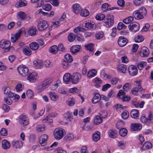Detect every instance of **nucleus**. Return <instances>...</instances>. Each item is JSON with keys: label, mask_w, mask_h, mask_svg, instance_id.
Returning a JSON list of instances; mask_svg holds the SVG:
<instances>
[{"label": "nucleus", "mask_w": 153, "mask_h": 153, "mask_svg": "<svg viewBox=\"0 0 153 153\" xmlns=\"http://www.w3.org/2000/svg\"><path fill=\"white\" fill-rule=\"evenodd\" d=\"M65 134V130L60 128L55 129L54 131L55 138L57 140H60L62 139Z\"/></svg>", "instance_id": "1"}, {"label": "nucleus", "mask_w": 153, "mask_h": 153, "mask_svg": "<svg viewBox=\"0 0 153 153\" xmlns=\"http://www.w3.org/2000/svg\"><path fill=\"white\" fill-rule=\"evenodd\" d=\"M114 17L113 15H107L106 16V19H105L103 22V25L107 27H110L114 23Z\"/></svg>", "instance_id": "2"}, {"label": "nucleus", "mask_w": 153, "mask_h": 153, "mask_svg": "<svg viewBox=\"0 0 153 153\" xmlns=\"http://www.w3.org/2000/svg\"><path fill=\"white\" fill-rule=\"evenodd\" d=\"M19 120L20 124L24 126H27L29 123V119L27 116L24 114L19 116Z\"/></svg>", "instance_id": "3"}, {"label": "nucleus", "mask_w": 153, "mask_h": 153, "mask_svg": "<svg viewBox=\"0 0 153 153\" xmlns=\"http://www.w3.org/2000/svg\"><path fill=\"white\" fill-rule=\"evenodd\" d=\"M48 25L46 21L39 20L38 22L37 27L39 31H42L46 29Z\"/></svg>", "instance_id": "4"}, {"label": "nucleus", "mask_w": 153, "mask_h": 153, "mask_svg": "<svg viewBox=\"0 0 153 153\" xmlns=\"http://www.w3.org/2000/svg\"><path fill=\"white\" fill-rule=\"evenodd\" d=\"M17 69L19 73L22 76H26L28 74V68L25 65H20L18 67Z\"/></svg>", "instance_id": "5"}, {"label": "nucleus", "mask_w": 153, "mask_h": 153, "mask_svg": "<svg viewBox=\"0 0 153 153\" xmlns=\"http://www.w3.org/2000/svg\"><path fill=\"white\" fill-rule=\"evenodd\" d=\"M136 83L137 84L135 85L136 87L133 88L131 91L132 93L133 94H136L138 91L140 92H143L144 91V90L140 84V83L138 81L136 82Z\"/></svg>", "instance_id": "6"}, {"label": "nucleus", "mask_w": 153, "mask_h": 153, "mask_svg": "<svg viewBox=\"0 0 153 153\" xmlns=\"http://www.w3.org/2000/svg\"><path fill=\"white\" fill-rule=\"evenodd\" d=\"M81 75L78 73H75L73 74L71 77V80L73 84H76L79 82L81 78Z\"/></svg>", "instance_id": "7"}, {"label": "nucleus", "mask_w": 153, "mask_h": 153, "mask_svg": "<svg viewBox=\"0 0 153 153\" xmlns=\"http://www.w3.org/2000/svg\"><path fill=\"white\" fill-rule=\"evenodd\" d=\"M128 27L130 30L136 32L139 30L140 29L139 24L137 22H134L128 25Z\"/></svg>", "instance_id": "8"}, {"label": "nucleus", "mask_w": 153, "mask_h": 153, "mask_svg": "<svg viewBox=\"0 0 153 153\" xmlns=\"http://www.w3.org/2000/svg\"><path fill=\"white\" fill-rule=\"evenodd\" d=\"M128 71L129 74L132 76H135L138 73L137 68L134 65H131L128 67Z\"/></svg>", "instance_id": "9"}, {"label": "nucleus", "mask_w": 153, "mask_h": 153, "mask_svg": "<svg viewBox=\"0 0 153 153\" xmlns=\"http://www.w3.org/2000/svg\"><path fill=\"white\" fill-rule=\"evenodd\" d=\"M149 51L148 48L145 47H143L140 52V56L142 57H147L149 55Z\"/></svg>", "instance_id": "10"}, {"label": "nucleus", "mask_w": 153, "mask_h": 153, "mask_svg": "<svg viewBox=\"0 0 153 153\" xmlns=\"http://www.w3.org/2000/svg\"><path fill=\"white\" fill-rule=\"evenodd\" d=\"M10 45V41L2 40L0 42V47L1 48L7 49Z\"/></svg>", "instance_id": "11"}, {"label": "nucleus", "mask_w": 153, "mask_h": 153, "mask_svg": "<svg viewBox=\"0 0 153 153\" xmlns=\"http://www.w3.org/2000/svg\"><path fill=\"white\" fill-rule=\"evenodd\" d=\"M84 26L87 28L88 29L91 30L94 29L96 27V25L94 22L88 21L85 23Z\"/></svg>", "instance_id": "12"}, {"label": "nucleus", "mask_w": 153, "mask_h": 153, "mask_svg": "<svg viewBox=\"0 0 153 153\" xmlns=\"http://www.w3.org/2000/svg\"><path fill=\"white\" fill-rule=\"evenodd\" d=\"M128 42V40L123 36L120 37L118 41L119 45L121 47L124 46Z\"/></svg>", "instance_id": "13"}, {"label": "nucleus", "mask_w": 153, "mask_h": 153, "mask_svg": "<svg viewBox=\"0 0 153 153\" xmlns=\"http://www.w3.org/2000/svg\"><path fill=\"white\" fill-rule=\"evenodd\" d=\"M22 32L21 30H19L15 34L12 35L11 37V41L14 42H15L20 37Z\"/></svg>", "instance_id": "14"}, {"label": "nucleus", "mask_w": 153, "mask_h": 153, "mask_svg": "<svg viewBox=\"0 0 153 153\" xmlns=\"http://www.w3.org/2000/svg\"><path fill=\"white\" fill-rule=\"evenodd\" d=\"M73 11L76 14H78L81 10V8L79 4H76L72 5Z\"/></svg>", "instance_id": "15"}, {"label": "nucleus", "mask_w": 153, "mask_h": 153, "mask_svg": "<svg viewBox=\"0 0 153 153\" xmlns=\"http://www.w3.org/2000/svg\"><path fill=\"white\" fill-rule=\"evenodd\" d=\"M37 74L36 73L33 72L30 74L27 77V79L30 82H34L36 79L37 77Z\"/></svg>", "instance_id": "16"}, {"label": "nucleus", "mask_w": 153, "mask_h": 153, "mask_svg": "<svg viewBox=\"0 0 153 153\" xmlns=\"http://www.w3.org/2000/svg\"><path fill=\"white\" fill-rule=\"evenodd\" d=\"M38 33V31L36 27H32L30 28L27 31L28 34L31 36H36Z\"/></svg>", "instance_id": "17"}, {"label": "nucleus", "mask_w": 153, "mask_h": 153, "mask_svg": "<svg viewBox=\"0 0 153 153\" xmlns=\"http://www.w3.org/2000/svg\"><path fill=\"white\" fill-rule=\"evenodd\" d=\"M131 127L132 131H139L142 128L141 125L139 123L131 124Z\"/></svg>", "instance_id": "18"}, {"label": "nucleus", "mask_w": 153, "mask_h": 153, "mask_svg": "<svg viewBox=\"0 0 153 153\" xmlns=\"http://www.w3.org/2000/svg\"><path fill=\"white\" fill-rule=\"evenodd\" d=\"M12 144V146L16 149L20 148L23 146L22 141L20 140L13 141Z\"/></svg>", "instance_id": "19"}, {"label": "nucleus", "mask_w": 153, "mask_h": 153, "mask_svg": "<svg viewBox=\"0 0 153 153\" xmlns=\"http://www.w3.org/2000/svg\"><path fill=\"white\" fill-rule=\"evenodd\" d=\"M34 68H36L41 69L42 68L43 64L42 61L39 59L34 61L33 62Z\"/></svg>", "instance_id": "20"}, {"label": "nucleus", "mask_w": 153, "mask_h": 153, "mask_svg": "<svg viewBox=\"0 0 153 153\" xmlns=\"http://www.w3.org/2000/svg\"><path fill=\"white\" fill-rule=\"evenodd\" d=\"M100 133L99 131H96L95 133L93 134V140L94 142H97L100 138Z\"/></svg>", "instance_id": "21"}, {"label": "nucleus", "mask_w": 153, "mask_h": 153, "mask_svg": "<svg viewBox=\"0 0 153 153\" xmlns=\"http://www.w3.org/2000/svg\"><path fill=\"white\" fill-rule=\"evenodd\" d=\"M44 0H30V2L32 3H36L35 8L41 7L44 3Z\"/></svg>", "instance_id": "22"}, {"label": "nucleus", "mask_w": 153, "mask_h": 153, "mask_svg": "<svg viewBox=\"0 0 153 153\" xmlns=\"http://www.w3.org/2000/svg\"><path fill=\"white\" fill-rule=\"evenodd\" d=\"M101 100V96L98 93L94 94V97L92 100V102L93 103H96L100 101Z\"/></svg>", "instance_id": "23"}, {"label": "nucleus", "mask_w": 153, "mask_h": 153, "mask_svg": "<svg viewBox=\"0 0 153 153\" xmlns=\"http://www.w3.org/2000/svg\"><path fill=\"white\" fill-rule=\"evenodd\" d=\"M126 68V66L125 65L121 64L118 66L117 71L119 72L124 74L125 73Z\"/></svg>", "instance_id": "24"}, {"label": "nucleus", "mask_w": 153, "mask_h": 153, "mask_svg": "<svg viewBox=\"0 0 153 153\" xmlns=\"http://www.w3.org/2000/svg\"><path fill=\"white\" fill-rule=\"evenodd\" d=\"M49 97L53 101H56L58 99V96L53 91L50 92L48 93Z\"/></svg>", "instance_id": "25"}, {"label": "nucleus", "mask_w": 153, "mask_h": 153, "mask_svg": "<svg viewBox=\"0 0 153 153\" xmlns=\"http://www.w3.org/2000/svg\"><path fill=\"white\" fill-rule=\"evenodd\" d=\"M133 16L135 19H141L143 18V16L138 10H135L133 12Z\"/></svg>", "instance_id": "26"}, {"label": "nucleus", "mask_w": 153, "mask_h": 153, "mask_svg": "<svg viewBox=\"0 0 153 153\" xmlns=\"http://www.w3.org/2000/svg\"><path fill=\"white\" fill-rule=\"evenodd\" d=\"M131 117L135 119H138L139 116V112L138 110L134 109L132 110L130 113Z\"/></svg>", "instance_id": "27"}, {"label": "nucleus", "mask_w": 153, "mask_h": 153, "mask_svg": "<svg viewBox=\"0 0 153 153\" xmlns=\"http://www.w3.org/2000/svg\"><path fill=\"white\" fill-rule=\"evenodd\" d=\"M108 7L109 4L108 3H105L102 4V10L105 11V10H110L115 9H119L118 8L115 7L108 8Z\"/></svg>", "instance_id": "28"}, {"label": "nucleus", "mask_w": 153, "mask_h": 153, "mask_svg": "<svg viewBox=\"0 0 153 153\" xmlns=\"http://www.w3.org/2000/svg\"><path fill=\"white\" fill-rule=\"evenodd\" d=\"M27 5V1L25 0H20L16 4V6L18 7L25 6Z\"/></svg>", "instance_id": "29"}, {"label": "nucleus", "mask_w": 153, "mask_h": 153, "mask_svg": "<svg viewBox=\"0 0 153 153\" xmlns=\"http://www.w3.org/2000/svg\"><path fill=\"white\" fill-rule=\"evenodd\" d=\"M80 46L78 45H75L71 48V51L73 54H74L78 52L80 49Z\"/></svg>", "instance_id": "30"}, {"label": "nucleus", "mask_w": 153, "mask_h": 153, "mask_svg": "<svg viewBox=\"0 0 153 153\" xmlns=\"http://www.w3.org/2000/svg\"><path fill=\"white\" fill-rule=\"evenodd\" d=\"M23 53L27 56H30L31 55L32 52L29 48L26 46L23 47L22 49Z\"/></svg>", "instance_id": "31"}, {"label": "nucleus", "mask_w": 153, "mask_h": 153, "mask_svg": "<svg viewBox=\"0 0 153 153\" xmlns=\"http://www.w3.org/2000/svg\"><path fill=\"white\" fill-rule=\"evenodd\" d=\"M4 93V94L7 95L10 98L14 97L15 94L14 93L11 92L9 89V88L8 87H6L5 88Z\"/></svg>", "instance_id": "32"}, {"label": "nucleus", "mask_w": 153, "mask_h": 153, "mask_svg": "<svg viewBox=\"0 0 153 153\" xmlns=\"http://www.w3.org/2000/svg\"><path fill=\"white\" fill-rule=\"evenodd\" d=\"M63 80L66 84L69 83L71 81V75L69 73H66L63 77Z\"/></svg>", "instance_id": "33"}, {"label": "nucleus", "mask_w": 153, "mask_h": 153, "mask_svg": "<svg viewBox=\"0 0 153 153\" xmlns=\"http://www.w3.org/2000/svg\"><path fill=\"white\" fill-rule=\"evenodd\" d=\"M2 147L4 149H9L10 146V142L6 140H4L2 141Z\"/></svg>", "instance_id": "34"}, {"label": "nucleus", "mask_w": 153, "mask_h": 153, "mask_svg": "<svg viewBox=\"0 0 153 153\" xmlns=\"http://www.w3.org/2000/svg\"><path fill=\"white\" fill-rule=\"evenodd\" d=\"M152 145L151 143L149 142H146L142 147V149L143 150H146L151 148Z\"/></svg>", "instance_id": "35"}, {"label": "nucleus", "mask_w": 153, "mask_h": 153, "mask_svg": "<svg viewBox=\"0 0 153 153\" xmlns=\"http://www.w3.org/2000/svg\"><path fill=\"white\" fill-rule=\"evenodd\" d=\"M108 134L110 137L114 138L117 137V133L114 130H110L109 131Z\"/></svg>", "instance_id": "36"}, {"label": "nucleus", "mask_w": 153, "mask_h": 153, "mask_svg": "<svg viewBox=\"0 0 153 153\" xmlns=\"http://www.w3.org/2000/svg\"><path fill=\"white\" fill-rule=\"evenodd\" d=\"M49 50L50 53L56 54L58 51V47L56 45L52 46L49 48Z\"/></svg>", "instance_id": "37"}, {"label": "nucleus", "mask_w": 153, "mask_h": 153, "mask_svg": "<svg viewBox=\"0 0 153 153\" xmlns=\"http://www.w3.org/2000/svg\"><path fill=\"white\" fill-rule=\"evenodd\" d=\"M102 121V118L100 117L97 115L94 118V123L95 125H98L101 123Z\"/></svg>", "instance_id": "38"}, {"label": "nucleus", "mask_w": 153, "mask_h": 153, "mask_svg": "<svg viewBox=\"0 0 153 153\" xmlns=\"http://www.w3.org/2000/svg\"><path fill=\"white\" fill-rule=\"evenodd\" d=\"M30 48L33 50H37L39 48V44L36 42H33L30 43L29 45Z\"/></svg>", "instance_id": "39"}, {"label": "nucleus", "mask_w": 153, "mask_h": 153, "mask_svg": "<svg viewBox=\"0 0 153 153\" xmlns=\"http://www.w3.org/2000/svg\"><path fill=\"white\" fill-rule=\"evenodd\" d=\"M52 80L50 79H45L43 81L42 84L46 88L50 85V83L52 82Z\"/></svg>", "instance_id": "40"}, {"label": "nucleus", "mask_w": 153, "mask_h": 153, "mask_svg": "<svg viewBox=\"0 0 153 153\" xmlns=\"http://www.w3.org/2000/svg\"><path fill=\"white\" fill-rule=\"evenodd\" d=\"M134 20V17L132 16H130L124 19L123 20V22L126 24H128L131 23V22Z\"/></svg>", "instance_id": "41"}, {"label": "nucleus", "mask_w": 153, "mask_h": 153, "mask_svg": "<svg viewBox=\"0 0 153 153\" xmlns=\"http://www.w3.org/2000/svg\"><path fill=\"white\" fill-rule=\"evenodd\" d=\"M97 71L95 69H92L89 71L87 76L90 78H92L95 76L97 74Z\"/></svg>", "instance_id": "42"}, {"label": "nucleus", "mask_w": 153, "mask_h": 153, "mask_svg": "<svg viewBox=\"0 0 153 153\" xmlns=\"http://www.w3.org/2000/svg\"><path fill=\"white\" fill-rule=\"evenodd\" d=\"M26 15L24 12L20 11L18 13L17 16L18 18H19L20 19L23 20L26 17Z\"/></svg>", "instance_id": "43"}, {"label": "nucleus", "mask_w": 153, "mask_h": 153, "mask_svg": "<svg viewBox=\"0 0 153 153\" xmlns=\"http://www.w3.org/2000/svg\"><path fill=\"white\" fill-rule=\"evenodd\" d=\"M127 130L124 128L120 129L119 132L120 135L123 137L126 136L127 134Z\"/></svg>", "instance_id": "44"}, {"label": "nucleus", "mask_w": 153, "mask_h": 153, "mask_svg": "<svg viewBox=\"0 0 153 153\" xmlns=\"http://www.w3.org/2000/svg\"><path fill=\"white\" fill-rule=\"evenodd\" d=\"M74 138L73 135L71 134H67L64 138V140L67 142L71 140Z\"/></svg>", "instance_id": "45"}, {"label": "nucleus", "mask_w": 153, "mask_h": 153, "mask_svg": "<svg viewBox=\"0 0 153 153\" xmlns=\"http://www.w3.org/2000/svg\"><path fill=\"white\" fill-rule=\"evenodd\" d=\"M80 15L82 16L86 17L89 15V13L88 10L84 9L81 10Z\"/></svg>", "instance_id": "46"}, {"label": "nucleus", "mask_w": 153, "mask_h": 153, "mask_svg": "<svg viewBox=\"0 0 153 153\" xmlns=\"http://www.w3.org/2000/svg\"><path fill=\"white\" fill-rule=\"evenodd\" d=\"M24 88V86L22 83H18L16 87V91L17 92L22 91Z\"/></svg>", "instance_id": "47"}, {"label": "nucleus", "mask_w": 153, "mask_h": 153, "mask_svg": "<svg viewBox=\"0 0 153 153\" xmlns=\"http://www.w3.org/2000/svg\"><path fill=\"white\" fill-rule=\"evenodd\" d=\"M144 39L143 36L138 35L134 38L136 42H140L143 40Z\"/></svg>", "instance_id": "48"}, {"label": "nucleus", "mask_w": 153, "mask_h": 153, "mask_svg": "<svg viewBox=\"0 0 153 153\" xmlns=\"http://www.w3.org/2000/svg\"><path fill=\"white\" fill-rule=\"evenodd\" d=\"M65 58L68 62H71L73 61V58L70 54H67L65 56Z\"/></svg>", "instance_id": "49"}, {"label": "nucleus", "mask_w": 153, "mask_h": 153, "mask_svg": "<svg viewBox=\"0 0 153 153\" xmlns=\"http://www.w3.org/2000/svg\"><path fill=\"white\" fill-rule=\"evenodd\" d=\"M45 126L44 125L42 124L37 126L36 127V130L38 131L41 132L44 131L45 130Z\"/></svg>", "instance_id": "50"}, {"label": "nucleus", "mask_w": 153, "mask_h": 153, "mask_svg": "<svg viewBox=\"0 0 153 153\" xmlns=\"http://www.w3.org/2000/svg\"><path fill=\"white\" fill-rule=\"evenodd\" d=\"M138 10L143 16L144 15H145L147 13L146 9L143 7H140Z\"/></svg>", "instance_id": "51"}, {"label": "nucleus", "mask_w": 153, "mask_h": 153, "mask_svg": "<svg viewBox=\"0 0 153 153\" xmlns=\"http://www.w3.org/2000/svg\"><path fill=\"white\" fill-rule=\"evenodd\" d=\"M42 8L45 11H49L51 9V6L50 4H46L43 5Z\"/></svg>", "instance_id": "52"}, {"label": "nucleus", "mask_w": 153, "mask_h": 153, "mask_svg": "<svg viewBox=\"0 0 153 153\" xmlns=\"http://www.w3.org/2000/svg\"><path fill=\"white\" fill-rule=\"evenodd\" d=\"M68 39L70 42H73L75 39V35L73 33H70L68 35Z\"/></svg>", "instance_id": "53"}, {"label": "nucleus", "mask_w": 153, "mask_h": 153, "mask_svg": "<svg viewBox=\"0 0 153 153\" xmlns=\"http://www.w3.org/2000/svg\"><path fill=\"white\" fill-rule=\"evenodd\" d=\"M147 63L146 62H141L139 63L137 65V67L139 70L142 69L144 66L146 65Z\"/></svg>", "instance_id": "54"}, {"label": "nucleus", "mask_w": 153, "mask_h": 153, "mask_svg": "<svg viewBox=\"0 0 153 153\" xmlns=\"http://www.w3.org/2000/svg\"><path fill=\"white\" fill-rule=\"evenodd\" d=\"M126 26L122 22H120L118 24L117 29L119 30L122 29H125Z\"/></svg>", "instance_id": "55"}, {"label": "nucleus", "mask_w": 153, "mask_h": 153, "mask_svg": "<svg viewBox=\"0 0 153 153\" xmlns=\"http://www.w3.org/2000/svg\"><path fill=\"white\" fill-rule=\"evenodd\" d=\"M126 142L124 140H121L118 141V146L121 148H123L125 146Z\"/></svg>", "instance_id": "56"}, {"label": "nucleus", "mask_w": 153, "mask_h": 153, "mask_svg": "<svg viewBox=\"0 0 153 153\" xmlns=\"http://www.w3.org/2000/svg\"><path fill=\"white\" fill-rule=\"evenodd\" d=\"M62 68L64 69H68L69 68V66L68 62L65 61V60H62Z\"/></svg>", "instance_id": "57"}, {"label": "nucleus", "mask_w": 153, "mask_h": 153, "mask_svg": "<svg viewBox=\"0 0 153 153\" xmlns=\"http://www.w3.org/2000/svg\"><path fill=\"white\" fill-rule=\"evenodd\" d=\"M129 114L128 111H125L122 113L121 116L122 118L124 120H126L129 116Z\"/></svg>", "instance_id": "58"}, {"label": "nucleus", "mask_w": 153, "mask_h": 153, "mask_svg": "<svg viewBox=\"0 0 153 153\" xmlns=\"http://www.w3.org/2000/svg\"><path fill=\"white\" fill-rule=\"evenodd\" d=\"M44 64L46 67H51L53 63L49 60H47L44 62Z\"/></svg>", "instance_id": "59"}, {"label": "nucleus", "mask_w": 153, "mask_h": 153, "mask_svg": "<svg viewBox=\"0 0 153 153\" xmlns=\"http://www.w3.org/2000/svg\"><path fill=\"white\" fill-rule=\"evenodd\" d=\"M45 88L42 84L38 86L37 88V90L38 92L40 93L42 92Z\"/></svg>", "instance_id": "60"}, {"label": "nucleus", "mask_w": 153, "mask_h": 153, "mask_svg": "<svg viewBox=\"0 0 153 153\" xmlns=\"http://www.w3.org/2000/svg\"><path fill=\"white\" fill-rule=\"evenodd\" d=\"M114 107L117 111H119L121 110H123L124 109L123 107H123L121 105L119 104H116Z\"/></svg>", "instance_id": "61"}, {"label": "nucleus", "mask_w": 153, "mask_h": 153, "mask_svg": "<svg viewBox=\"0 0 153 153\" xmlns=\"http://www.w3.org/2000/svg\"><path fill=\"white\" fill-rule=\"evenodd\" d=\"M93 46L94 44L91 43L85 45V47L90 51H92L94 50Z\"/></svg>", "instance_id": "62"}, {"label": "nucleus", "mask_w": 153, "mask_h": 153, "mask_svg": "<svg viewBox=\"0 0 153 153\" xmlns=\"http://www.w3.org/2000/svg\"><path fill=\"white\" fill-rule=\"evenodd\" d=\"M75 102V99L74 98H72L69 99L67 102V103L69 105L71 106L74 104Z\"/></svg>", "instance_id": "63"}, {"label": "nucleus", "mask_w": 153, "mask_h": 153, "mask_svg": "<svg viewBox=\"0 0 153 153\" xmlns=\"http://www.w3.org/2000/svg\"><path fill=\"white\" fill-rule=\"evenodd\" d=\"M105 15L102 14L96 15L95 16V18L97 20H103L105 18Z\"/></svg>", "instance_id": "64"}]
</instances>
